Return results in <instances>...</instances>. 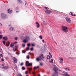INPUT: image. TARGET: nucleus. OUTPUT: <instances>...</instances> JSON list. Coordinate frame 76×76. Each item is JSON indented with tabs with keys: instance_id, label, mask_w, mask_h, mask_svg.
<instances>
[{
	"instance_id": "1",
	"label": "nucleus",
	"mask_w": 76,
	"mask_h": 76,
	"mask_svg": "<svg viewBox=\"0 0 76 76\" xmlns=\"http://www.w3.org/2000/svg\"><path fill=\"white\" fill-rule=\"evenodd\" d=\"M44 57L43 56V54H41V56H40L36 58V60L37 61H41V60H44Z\"/></svg>"
},
{
	"instance_id": "2",
	"label": "nucleus",
	"mask_w": 76,
	"mask_h": 76,
	"mask_svg": "<svg viewBox=\"0 0 76 76\" xmlns=\"http://www.w3.org/2000/svg\"><path fill=\"white\" fill-rule=\"evenodd\" d=\"M25 39L23 40V42H24V43H26V42H28L29 40H30V39L29 37L26 36L25 37Z\"/></svg>"
},
{
	"instance_id": "3",
	"label": "nucleus",
	"mask_w": 76,
	"mask_h": 76,
	"mask_svg": "<svg viewBox=\"0 0 76 76\" xmlns=\"http://www.w3.org/2000/svg\"><path fill=\"white\" fill-rule=\"evenodd\" d=\"M62 29L65 32H68V28L66 26H62Z\"/></svg>"
},
{
	"instance_id": "4",
	"label": "nucleus",
	"mask_w": 76,
	"mask_h": 76,
	"mask_svg": "<svg viewBox=\"0 0 76 76\" xmlns=\"http://www.w3.org/2000/svg\"><path fill=\"white\" fill-rule=\"evenodd\" d=\"M1 16L2 19H5V18H6L7 15L4 13H1Z\"/></svg>"
},
{
	"instance_id": "5",
	"label": "nucleus",
	"mask_w": 76,
	"mask_h": 76,
	"mask_svg": "<svg viewBox=\"0 0 76 76\" xmlns=\"http://www.w3.org/2000/svg\"><path fill=\"white\" fill-rule=\"evenodd\" d=\"M45 12L46 14H47V15H48V14H50V12L52 13V11H50V10H45Z\"/></svg>"
},
{
	"instance_id": "6",
	"label": "nucleus",
	"mask_w": 76,
	"mask_h": 76,
	"mask_svg": "<svg viewBox=\"0 0 76 76\" xmlns=\"http://www.w3.org/2000/svg\"><path fill=\"white\" fill-rule=\"evenodd\" d=\"M18 46L16 45L15 47L13 48V51H16L18 50Z\"/></svg>"
},
{
	"instance_id": "7",
	"label": "nucleus",
	"mask_w": 76,
	"mask_h": 76,
	"mask_svg": "<svg viewBox=\"0 0 76 76\" xmlns=\"http://www.w3.org/2000/svg\"><path fill=\"white\" fill-rule=\"evenodd\" d=\"M66 19L67 22L68 23H71V20H70V19L69 18L67 17L66 18Z\"/></svg>"
},
{
	"instance_id": "8",
	"label": "nucleus",
	"mask_w": 76,
	"mask_h": 76,
	"mask_svg": "<svg viewBox=\"0 0 76 76\" xmlns=\"http://www.w3.org/2000/svg\"><path fill=\"white\" fill-rule=\"evenodd\" d=\"M67 72H64L63 73L62 75H64L65 76H70V75L66 73Z\"/></svg>"
},
{
	"instance_id": "9",
	"label": "nucleus",
	"mask_w": 76,
	"mask_h": 76,
	"mask_svg": "<svg viewBox=\"0 0 76 76\" xmlns=\"http://www.w3.org/2000/svg\"><path fill=\"white\" fill-rule=\"evenodd\" d=\"M36 26V27L37 28H39L40 26L39 25V23L38 22H36L35 23Z\"/></svg>"
},
{
	"instance_id": "10",
	"label": "nucleus",
	"mask_w": 76,
	"mask_h": 76,
	"mask_svg": "<svg viewBox=\"0 0 76 76\" xmlns=\"http://www.w3.org/2000/svg\"><path fill=\"white\" fill-rule=\"evenodd\" d=\"M53 70L55 71V73H57V71L58 70V68L57 67H55L53 69Z\"/></svg>"
},
{
	"instance_id": "11",
	"label": "nucleus",
	"mask_w": 76,
	"mask_h": 76,
	"mask_svg": "<svg viewBox=\"0 0 76 76\" xmlns=\"http://www.w3.org/2000/svg\"><path fill=\"white\" fill-rule=\"evenodd\" d=\"M54 74H53L52 75V76H58V73L56 72V73L55 72H54Z\"/></svg>"
},
{
	"instance_id": "12",
	"label": "nucleus",
	"mask_w": 76,
	"mask_h": 76,
	"mask_svg": "<svg viewBox=\"0 0 76 76\" xmlns=\"http://www.w3.org/2000/svg\"><path fill=\"white\" fill-rule=\"evenodd\" d=\"M13 61L15 63H17V59L15 57H14Z\"/></svg>"
},
{
	"instance_id": "13",
	"label": "nucleus",
	"mask_w": 76,
	"mask_h": 76,
	"mask_svg": "<svg viewBox=\"0 0 76 76\" xmlns=\"http://www.w3.org/2000/svg\"><path fill=\"white\" fill-rule=\"evenodd\" d=\"M60 63H63V58H61L60 59Z\"/></svg>"
},
{
	"instance_id": "14",
	"label": "nucleus",
	"mask_w": 76,
	"mask_h": 76,
	"mask_svg": "<svg viewBox=\"0 0 76 76\" xmlns=\"http://www.w3.org/2000/svg\"><path fill=\"white\" fill-rule=\"evenodd\" d=\"M29 64V61H27L26 62V66H28Z\"/></svg>"
},
{
	"instance_id": "15",
	"label": "nucleus",
	"mask_w": 76,
	"mask_h": 76,
	"mask_svg": "<svg viewBox=\"0 0 76 76\" xmlns=\"http://www.w3.org/2000/svg\"><path fill=\"white\" fill-rule=\"evenodd\" d=\"M10 9H8L7 10L8 13L10 14L12 13V10H11L10 11Z\"/></svg>"
},
{
	"instance_id": "16",
	"label": "nucleus",
	"mask_w": 76,
	"mask_h": 76,
	"mask_svg": "<svg viewBox=\"0 0 76 76\" xmlns=\"http://www.w3.org/2000/svg\"><path fill=\"white\" fill-rule=\"evenodd\" d=\"M2 68H3V69H7L8 67V66H5L2 67Z\"/></svg>"
},
{
	"instance_id": "17",
	"label": "nucleus",
	"mask_w": 76,
	"mask_h": 76,
	"mask_svg": "<svg viewBox=\"0 0 76 76\" xmlns=\"http://www.w3.org/2000/svg\"><path fill=\"white\" fill-rule=\"evenodd\" d=\"M13 29H14V28H13L12 27H11L10 28L9 30H10V31H12V30H13Z\"/></svg>"
},
{
	"instance_id": "18",
	"label": "nucleus",
	"mask_w": 76,
	"mask_h": 76,
	"mask_svg": "<svg viewBox=\"0 0 76 76\" xmlns=\"http://www.w3.org/2000/svg\"><path fill=\"white\" fill-rule=\"evenodd\" d=\"M28 66H32V63H29Z\"/></svg>"
},
{
	"instance_id": "19",
	"label": "nucleus",
	"mask_w": 76,
	"mask_h": 76,
	"mask_svg": "<svg viewBox=\"0 0 76 76\" xmlns=\"http://www.w3.org/2000/svg\"><path fill=\"white\" fill-rule=\"evenodd\" d=\"M39 66H37V67L34 66V69H39Z\"/></svg>"
},
{
	"instance_id": "20",
	"label": "nucleus",
	"mask_w": 76,
	"mask_h": 76,
	"mask_svg": "<svg viewBox=\"0 0 76 76\" xmlns=\"http://www.w3.org/2000/svg\"><path fill=\"white\" fill-rule=\"evenodd\" d=\"M11 47H13L14 46V44L13 43H12L10 44Z\"/></svg>"
},
{
	"instance_id": "21",
	"label": "nucleus",
	"mask_w": 76,
	"mask_h": 76,
	"mask_svg": "<svg viewBox=\"0 0 76 76\" xmlns=\"http://www.w3.org/2000/svg\"><path fill=\"white\" fill-rule=\"evenodd\" d=\"M29 50V47H27L26 49V51H28Z\"/></svg>"
},
{
	"instance_id": "22",
	"label": "nucleus",
	"mask_w": 76,
	"mask_h": 76,
	"mask_svg": "<svg viewBox=\"0 0 76 76\" xmlns=\"http://www.w3.org/2000/svg\"><path fill=\"white\" fill-rule=\"evenodd\" d=\"M3 39H4V40H6L7 39V37H4L3 38Z\"/></svg>"
},
{
	"instance_id": "23",
	"label": "nucleus",
	"mask_w": 76,
	"mask_h": 76,
	"mask_svg": "<svg viewBox=\"0 0 76 76\" xmlns=\"http://www.w3.org/2000/svg\"><path fill=\"white\" fill-rule=\"evenodd\" d=\"M22 52L23 53H26V50H22Z\"/></svg>"
},
{
	"instance_id": "24",
	"label": "nucleus",
	"mask_w": 76,
	"mask_h": 76,
	"mask_svg": "<svg viewBox=\"0 0 76 76\" xmlns=\"http://www.w3.org/2000/svg\"><path fill=\"white\" fill-rule=\"evenodd\" d=\"M49 62L50 63H53V60L51 59L50 61H49Z\"/></svg>"
},
{
	"instance_id": "25",
	"label": "nucleus",
	"mask_w": 76,
	"mask_h": 76,
	"mask_svg": "<svg viewBox=\"0 0 76 76\" xmlns=\"http://www.w3.org/2000/svg\"><path fill=\"white\" fill-rule=\"evenodd\" d=\"M65 70H66V71H67V70H70V69H69L68 68H65Z\"/></svg>"
},
{
	"instance_id": "26",
	"label": "nucleus",
	"mask_w": 76,
	"mask_h": 76,
	"mask_svg": "<svg viewBox=\"0 0 76 76\" xmlns=\"http://www.w3.org/2000/svg\"><path fill=\"white\" fill-rule=\"evenodd\" d=\"M47 59H49V60L50 59V56H48V58H47Z\"/></svg>"
},
{
	"instance_id": "27",
	"label": "nucleus",
	"mask_w": 76,
	"mask_h": 76,
	"mask_svg": "<svg viewBox=\"0 0 76 76\" xmlns=\"http://www.w3.org/2000/svg\"><path fill=\"white\" fill-rule=\"evenodd\" d=\"M23 62H21L20 64V66H23Z\"/></svg>"
},
{
	"instance_id": "28",
	"label": "nucleus",
	"mask_w": 76,
	"mask_h": 76,
	"mask_svg": "<svg viewBox=\"0 0 76 76\" xmlns=\"http://www.w3.org/2000/svg\"><path fill=\"white\" fill-rule=\"evenodd\" d=\"M0 38L1 39H2V38H3V36L2 35H0Z\"/></svg>"
},
{
	"instance_id": "29",
	"label": "nucleus",
	"mask_w": 76,
	"mask_h": 76,
	"mask_svg": "<svg viewBox=\"0 0 76 76\" xmlns=\"http://www.w3.org/2000/svg\"><path fill=\"white\" fill-rule=\"evenodd\" d=\"M71 16H76V15L75 14H73V13H72L71 14Z\"/></svg>"
},
{
	"instance_id": "30",
	"label": "nucleus",
	"mask_w": 76,
	"mask_h": 76,
	"mask_svg": "<svg viewBox=\"0 0 76 76\" xmlns=\"http://www.w3.org/2000/svg\"><path fill=\"white\" fill-rule=\"evenodd\" d=\"M27 45L28 47H30L31 46V44H30V43H28L27 44Z\"/></svg>"
},
{
	"instance_id": "31",
	"label": "nucleus",
	"mask_w": 76,
	"mask_h": 76,
	"mask_svg": "<svg viewBox=\"0 0 76 76\" xmlns=\"http://www.w3.org/2000/svg\"><path fill=\"white\" fill-rule=\"evenodd\" d=\"M18 37H15V40H16V41L17 40H18Z\"/></svg>"
},
{
	"instance_id": "32",
	"label": "nucleus",
	"mask_w": 76,
	"mask_h": 76,
	"mask_svg": "<svg viewBox=\"0 0 76 76\" xmlns=\"http://www.w3.org/2000/svg\"><path fill=\"white\" fill-rule=\"evenodd\" d=\"M39 37L41 39H42V35L40 36H39Z\"/></svg>"
},
{
	"instance_id": "33",
	"label": "nucleus",
	"mask_w": 76,
	"mask_h": 76,
	"mask_svg": "<svg viewBox=\"0 0 76 76\" xmlns=\"http://www.w3.org/2000/svg\"><path fill=\"white\" fill-rule=\"evenodd\" d=\"M32 47H35V44L33 43L31 44Z\"/></svg>"
},
{
	"instance_id": "34",
	"label": "nucleus",
	"mask_w": 76,
	"mask_h": 76,
	"mask_svg": "<svg viewBox=\"0 0 76 76\" xmlns=\"http://www.w3.org/2000/svg\"><path fill=\"white\" fill-rule=\"evenodd\" d=\"M22 70H25V68L24 66L22 67Z\"/></svg>"
},
{
	"instance_id": "35",
	"label": "nucleus",
	"mask_w": 76,
	"mask_h": 76,
	"mask_svg": "<svg viewBox=\"0 0 76 76\" xmlns=\"http://www.w3.org/2000/svg\"><path fill=\"white\" fill-rule=\"evenodd\" d=\"M31 70H32V68H28V70H29V71H31Z\"/></svg>"
},
{
	"instance_id": "36",
	"label": "nucleus",
	"mask_w": 76,
	"mask_h": 76,
	"mask_svg": "<svg viewBox=\"0 0 76 76\" xmlns=\"http://www.w3.org/2000/svg\"><path fill=\"white\" fill-rule=\"evenodd\" d=\"M18 76H22V75H21L20 74H18V75H17Z\"/></svg>"
},
{
	"instance_id": "37",
	"label": "nucleus",
	"mask_w": 76,
	"mask_h": 76,
	"mask_svg": "<svg viewBox=\"0 0 76 76\" xmlns=\"http://www.w3.org/2000/svg\"><path fill=\"white\" fill-rule=\"evenodd\" d=\"M3 42L4 43V45H5V44H6V41H3Z\"/></svg>"
},
{
	"instance_id": "38",
	"label": "nucleus",
	"mask_w": 76,
	"mask_h": 76,
	"mask_svg": "<svg viewBox=\"0 0 76 76\" xmlns=\"http://www.w3.org/2000/svg\"><path fill=\"white\" fill-rule=\"evenodd\" d=\"M8 44L7 45V46H9V45H10V42H8Z\"/></svg>"
},
{
	"instance_id": "39",
	"label": "nucleus",
	"mask_w": 76,
	"mask_h": 76,
	"mask_svg": "<svg viewBox=\"0 0 76 76\" xmlns=\"http://www.w3.org/2000/svg\"><path fill=\"white\" fill-rule=\"evenodd\" d=\"M26 57H27V58L29 59V55H28Z\"/></svg>"
},
{
	"instance_id": "40",
	"label": "nucleus",
	"mask_w": 76,
	"mask_h": 76,
	"mask_svg": "<svg viewBox=\"0 0 76 76\" xmlns=\"http://www.w3.org/2000/svg\"><path fill=\"white\" fill-rule=\"evenodd\" d=\"M33 50H34V48H31L30 49V50L31 51H33Z\"/></svg>"
},
{
	"instance_id": "41",
	"label": "nucleus",
	"mask_w": 76,
	"mask_h": 76,
	"mask_svg": "<svg viewBox=\"0 0 76 76\" xmlns=\"http://www.w3.org/2000/svg\"><path fill=\"white\" fill-rule=\"evenodd\" d=\"M1 60H2V61H4V59H3V58H1Z\"/></svg>"
},
{
	"instance_id": "42",
	"label": "nucleus",
	"mask_w": 76,
	"mask_h": 76,
	"mask_svg": "<svg viewBox=\"0 0 76 76\" xmlns=\"http://www.w3.org/2000/svg\"><path fill=\"white\" fill-rule=\"evenodd\" d=\"M22 46L23 47H25V44H23Z\"/></svg>"
},
{
	"instance_id": "43",
	"label": "nucleus",
	"mask_w": 76,
	"mask_h": 76,
	"mask_svg": "<svg viewBox=\"0 0 76 76\" xmlns=\"http://www.w3.org/2000/svg\"><path fill=\"white\" fill-rule=\"evenodd\" d=\"M44 9H48V7H44Z\"/></svg>"
},
{
	"instance_id": "44",
	"label": "nucleus",
	"mask_w": 76,
	"mask_h": 76,
	"mask_svg": "<svg viewBox=\"0 0 76 76\" xmlns=\"http://www.w3.org/2000/svg\"><path fill=\"white\" fill-rule=\"evenodd\" d=\"M17 54V55H19V54H20V53H19V52H18V53H16Z\"/></svg>"
},
{
	"instance_id": "45",
	"label": "nucleus",
	"mask_w": 76,
	"mask_h": 76,
	"mask_svg": "<svg viewBox=\"0 0 76 76\" xmlns=\"http://www.w3.org/2000/svg\"><path fill=\"white\" fill-rule=\"evenodd\" d=\"M49 54L50 55V56H51V57H52V55H51V53H50V52H49Z\"/></svg>"
},
{
	"instance_id": "46",
	"label": "nucleus",
	"mask_w": 76,
	"mask_h": 76,
	"mask_svg": "<svg viewBox=\"0 0 76 76\" xmlns=\"http://www.w3.org/2000/svg\"><path fill=\"white\" fill-rule=\"evenodd\" d=\"M0 56H1V57H3V54H0Z\"/></svg>"
},
{
	"instance_id": "47",
	"label": "nucleus",
	"mask_w": 76,
	"mask_h": 76,
	"mask_svg": "<svg viewBox=\"0 0 76 76\" xmlns=\"http://www.w3.org/2000/svg\"><path fill=\"white\" fill-rule=\"evenodd\" d=\"M32 74H33V75H35V72H33Z\"/></svg>"
},
{
	"instance_id": "48",
	"label": "nucleus",
	"mask_w": 76,
	"mask_h": 76,
	"mask_svg": "<svg viewBox=\"0 0 76 76\" xmlns=\"http://www.w3.org/2000/svg\"><path fill=\"white\" fill-rule=\"evenodd\" d=\"M40 65H41V66H42V63H40Z\"/></svg>"
},
{
	"instance_id": "49",
	"label": "nucleus",
	"mask_w": 76,
	"mask_h": 76,
	"mask_svg": "<svg viewBox=\"0 0 76 76\" xmlns=\"http://www.w3.org/2000/svg\"><path fill=\"white\" fill-rule=\"evenodd\" d=\"M25 73H26V74H28V72H27L26 71L25 72Z\"/></svg>"
},
{
	"instance_id": "50",
	"label": "nucleus",
	"mask_w": 76,
	"mask_h": 76,
	"mask_svg": "<svg viewBox=\"0 0 76 76\" xmlns=\"http://www.w3.org/2000/svg\"><path fill=\"white\" fill-rule=\"evenodd\" d=\"M42 41L44 43V40H42Z\"/></svg>"
},
{
	"instance_id": "51",
	"label": "nucleus",
	"mask_w": 76,
	"mask_h": 76,
	"mask_svg": "<svg viewBox=\"0 0 76 76\" xmlns=\"http://www.w3.org/2000/svg\"><path fill=\"white\" fill-rule=\"evenodd\" d=\"M4 64H2V66H4Z\"/></svg>"
},
{
	"instance_id": "52",
	"label": "nucleus",
	"mask_w": 76,
	"mask_h": 76,
	"mask_svg": "<svg viewBox=\"0 0 76 76\" xmlns=\"http://www.w3.org/2000/svg\"><path fill=\"white\" fill-rule=\"evenodd\" d=\"M17 43V42H15V44H16Z\"/></svg>"
},
{
	"instance_id": "53",
	"label": "nucleus",
	"mask_w": 76,
	"mask_h": 76,
	"mask_svg": "<svg viewBox=\"0 0 76 76\" xmlns=\"http://www.w3.org/2000/svg\"><path fill=\"white\" fill-rule=\"evenodd\" d=\"M38 76H41V75H40V74H39Z\"/></svg>"
},
{
	"instance_id": "54",
	"label": "nucleus",
	"mask_w": 76,
	"mask_h": 76,
	"mask_svg": "<svg viewBox=\"0 0 76 76\" xmlns=\"http://www.w3.org/2000/svg\"><path fill=\"white\" fill-rule=\"evenodd\" d=\"M29 54H31V52H29Z\"/></svg>"
},
{
	"instance_id": "55",
	"label": "nucleus",
	"mask_w": 76,
	"mask_h": 76,
	"mask_svg": "<svg viewBox=\"0 0 76 76\" xmlns=\"http://www.w3.org/2000/svg\"><path fill=\"white\" fill-rule=\"evenodd\" d=\"M70 13H71V14H72V12H70Z\"/></svg>"
},
{
	"instance_id": "56",
	"label": "nucleus",
	"mask_w": 76,
	"mask_h": 76,
	"mask_svg": "<svg viewBox=\"0 0 76 76\" xmlns=\"http://www.w3.org/2000/svg\"><path fill=\"white\" fill-rule=\"evenodd\" d=\"M25 5H26V4Z\"/></svg>"
},
{
	"instance_id": "57",
	"label": "nucleus",
	"mask_w": 76,
	"mask_h": 76,
	"mask_svg": "<svg viewBox=\"0 0 76 76\" xmlns=\"http://www.w3.org/2000/svg\"><path fill=\"white\" fill-rule=\"evenodd\" d=\"M1 52V51L0 50V53Z\"/></svg>"
},
{
	"instance_id": "58",
	"label": "nucleus",
	"mask_w": 76,
	"mask_h": 76,
	"mask_svg": "<svg viewBox=\"0 0 76 76\" xmlns=\"http://www.w3.org/2000/svg\"><path fill=\"white\" fill-rule=\"evenodd\" d=\"M1 25H2V24H1Z\"/></svg>"
},
{
	"instance_id": "59",
	"label": "nucleus",
	"mask_w": 76,
	"mask_h": 76,
	"mask_svg": "<svg viewBox=\"0 0 76 76\" xmlns=\"http://www.w3.org/2000/svg\"><path fill=\"white\" fill-rule=\"evenodd\" d=\"M17 12H18V11H17Z\"/></svg>"
},
{
	"instance_id": "60",
	"label": "nucleus",
	"mask_w": 76,
	"mask_h": 76,
	"mask_svg": "<svg viewBox=\"0 0 76 76\" xmlns=\"http://www.w3.org/2000/svg\"><path fill=\"white\" fill-rule=\"evenodd\" d=\"M26 76H28V75H27Z\"/></svg>"
},
{
	"instance_id": "61",
	"label": "nucleus",
	"mask_w": 76,
	"mask_h": 76,
	"mask_svg": "<svg viewBox=\"0 0 76 76\" xmlns=\"http://www.w3.org/2000/svg\"><path fill=\"white\" fill-rule=\"evenodd\" d=\"M1 58V57H0V58Z\"/></svg>"
},
{
	"instance_id": "62",
	"label": "nucleus",
	"mask_w": 76,
	"mask_h": 76,
	"mask_svg": "<svg viewBox=\"0 0 76 76\" xmlns=\"http://www.w3.org/2000/svg\"><path fill=\"white\" fill-rule=\"evenodd\" d=\"M1 32H0V34Z\"/></svg>"
}]
</instances>
